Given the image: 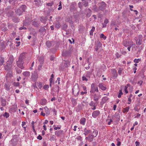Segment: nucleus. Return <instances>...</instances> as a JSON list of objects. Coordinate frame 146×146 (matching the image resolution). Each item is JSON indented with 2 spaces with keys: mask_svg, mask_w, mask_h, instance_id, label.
Wrapping results in <instances>:
<instances>
[{
  "mask_svg": "<svg viewBox=\"0 0 146 146\" xmlns=\"http://www.w3.org/2000/svg\"><path fill=\"white\" fill-rule=\"evenodd\" d=\"M116 107H117V106L115 105L113 106V109L114 110H116Z\"/></svg>",
  "mask_w": 146,
  "mask_h": 146,
  "instance_id": "nucleus-61",
  "label": "nucleus"
},
{
  "mask_svg": "<svg viewBox=\"0 0 146 146\" xmlns=\"http://www.w3.org/2000/svg\"><path fill=\"white\" fill-rule=\"evenodd\" d=\"M15 86H19V82H17L15 83Z\"/></svg>",
  "mask_w": 146,
  "mask_h": 146,
  "instance_id": "nucleus-58",
  "label": "nucleus"
},
{
  "mask_svg": "<svg viewBox=\"0 0 146 146\" xmlns=\"http://www.w3.org/2000/svg\"><path fill=\"white\" fill-rule=\"evenodd\" d=\"M46 45L49 48L51 46V43L50 42L48 41L46 42Z\"/></svg>",
  "mask_w": 146,
  "mask_h": 146,
  "instance_id": "nucleus-28",
  "label": "nucleus"
},
{
  "mask_svg": "<svg viewBox=\"0 0 146 146\" xmlns=\"http://www.w3.org/2000/svg\"><path fill=\"white\" fill-rule=\"evenodd\" d=\"M132 45H130V46H128L127 48V49L129 51H130V48L131 47Z\"/></svg>",
  "mask_w": 146,
  "mask_h": 146,
  "instance_id": "nucleus-51",
  "label": "nucleus"
},
{
  "mask_svg": "<svg viewBox=\"0 0 146 146\" xmlns=\"http://www.w3.org/2000/svg\"><path fill=\"white\" fill-rule=\"evenodd\" d=\"M77 126H74V129H73V130L74 131H76V128H77Z\"/></svg>",
  "mask_w": 146,
  "mask_h": 146,
  "instance_id": "nucleus-57",
  "label": "nucleus"
},
{
  "mask_svg": "<svg viewBox=\"0 0 146 146\" xmlns=\"http://www.w3.org/2000/svg\"><path fill=\"white\" fill-rule=\"evenodd\" d=\"M100 37V38H103L104 40H105L106 38V36L102 33L101 34Z\"/></svg>",
  "mask_w": 146,
  "mask_h": 146,
  "instance_id": "nucleus-27",
  "label": "nucleus"
},
{
  "mask_svg": "<svg viewBox=\"0 0 146 146\" xmlns=\"http://www.w3.org/2000/svg\"><path fill=\"white\" fill-rule=\"evenodd\" d=\"M123 44L126 47L130 46V45H132L131 44V42H129L127 40H125L123 41Z\"/></svg>",
  "mask_w": 146,
  "mask_h": 146,
  "instance_id": "nucleus-1",
  "label": "nucleus"
},
{
  "mask_svg": "<svg viewBox=\"0 0 146 146\" xmlns=\"http://www.w3.org/2000/svg\"><path fill=\"white\" fill-rule=\"evenodd\" d=\"M27 7L25 5H22L21 6V8L22 9L23 11H25Z\"/></svg>",
  "mask_w": 146,
  "mask_h": 146,
  "instance_id": "nucleus-26",
  "label": "nucleus"
},
{
  "mask_svg": "<svg viewBox=\"0 0 146 146\" xmlns=\"http://www.w3.org/2000/svg\"><path fill=\"white\" fill-rule=\"evenodd\" d=\"M26 125V122L25 121L22 122V127H24V126Z\"/></svg>",
  "mask_w": 146,
  "mask_h": 146,
  "instance_id": "nucleus-47",
  "label": "nucleus"
},
{
  "mask_svg": "<svg viewBox=\"0 0 146 146\" xmlns=\"http://www.w3.org/2000/svg\"><path fill=\"white\" fill-rule=\"evenodd\" d=\"M133 62H134L135 63H138L139 62L138 61V60L136 58H135L133 60Z\"/></svg>",
  "mask_w": 146,
  "mask_h": 146,
  "instance_id": "nucleus-48",
  "label": "nucleus"
},
{
  "mask_svg": "<svg viewBox=\"0 0 146 146\" xmlns=\"http://www.w3.org/2000/svg\"><path fill=\"white\" fill-rule=\"evenodd\" d=\"M80 121V123L81 124L83 125H84L86 121V119L85 118L83 117L81 118Z\"/></svg>",
  "mask_w": 146,
  "mask_h": 146,
  "instance_id": "nucleus-8",
  "label": "nucleus"
},
{
  "mask_svg": "<svg viewBox=\"0 0 146 146\" xmlns=\"http://www.w3.org/2000/svg\"><path fill=\"white\" fill-rule=\"evenodd\" d=\"M98 133V131L96 130H94L93 132V134L92 135L94 137H96L97 136Z\"/></svg>",
  "mask_w": 146,
  "mask_h": 146,
  "instance_id": "nucleus-19",
  "label": "nucleus"
},
{
  "mask_svg": "<svg viewBox=\"0 0 146 146\" xmlns=\"http://www.w3.org/2000/svg\"><path fill=\"white\" fill-rule=\"evenodd\" d=\"M135 144L136 145V146H139L140 143L138 141H136L135 142Z\"/></svg>",
  "mask_w": 146,
  "mask_h": 146,
  "instance_id": "nucleus-43",
  "label": "nucleus"
},
{
  "mask_svg": "<svg viewBox=\"0 0 146 146\" xmlns=\"http://www.w3.org/2000/svg\"><path fill=\"white\" fill-rule=\"evenodd\" d=\"M85 3H84V5L85 7L87 6H88V3H86V2H85Z\"/></svg>",
  "mask_w": 146,
  "mask_h": 146,
  "instance_id": "nucleus-64",
  "label": "nucleus"
},
{
  "mask_svg": "<svg viewBox=\"0 0 146 146\" xmlns=\"http://www.w3.org/2000/svg\"><path fill=\"white\" fill-rule=\"evenodd\" d=\"M98 86L102 90H105L106 89V87L102 83H100L99 84Z\"/></svg>",
  "mask_w": 146,
  "mask_h": 146,
  "instance_id": "nucleus-7",
  "label": "nucleus"
},
{
  "mask_svg": "<svg viewBox=\"0 0 146 146\" xmlns=\"http://www.w3.org/2000/svg\"><path fill=\"white\" fill-rule=\"evenodd\" d=\"M43 129L45 130H46V125H45L44 124L43 126Z\"/></svg>",
  "mask_w": 146,
  "mask_h": 146,
  "instance_id": "nucleus-63",
  "label": "nucleus"
},
{
  "mask_svg": "<svg viewBox=\"0 0 146 146\" xmlns=\"http://www.w3.org/2000/svg\"><path fill=\"white\" fill-rule=\"evenodd\" d=\"M129 109V106L126 107L125 108H124L123 110V112L124 113L126 112H127Z\"/></svg>",
  "mask_w": 146,
  "mask_h": 146,
  "instance_id": "nucleus-16",
  "label": "nucleus"
},
{
  "mask_svg": "<svg viewBox=\"0 0 146 146\" xmlns=\"http://www.w3.org/2000/svg\"><path fill=\"white\" fill-rule=\"evenodd\" d=\"M23 74L25 76H29L30 75V73L29 72H25L23 73Z\"/></svg>",
  "mask_w": 146,
  "mask_h": 146,
  "instance_id": "nucleus-17",
  "label": "nucleus"
},
{
  "mask_svg": "<svg viewBox=\"0 0 146 146\" xmlns=\"http://www.w3.org/2000/svg\"><path fill=\"white\" fill-rule=\"evenodd\" d=\"M94 138V137L92 135H89L88 137H86V139L89 142H91L93 140Z\"/></svg>",
  "mask_w": 146,
  "mask_h": 146,
  "instance_id": "nucleus-6",
  "label": "nucleus"
},
{
  "mask_svg": "<svg viewBox=\"0 0 146 146\" xmlns=\"http://www.w3.org/2000/svg\"><path fill=\"white\" fill-rule=\"evenodd\" d=\"M124 91L126 94H127L128 93V92L127 90V86H125V87Z\"/></svg>",
  "mask_w": 146,
  "mask_h": 146,
  "instance_id": "nucleus-34",
  "label": "nucleus"
},
{
  "mask_svg": "<svg viewBox=\"0 0 146 146\" xmlns=\"http://www.w3.org/2000/svg\"><path fill=\"white\" fill-rule=\"evenodd\" d=\"M3 116L6 117V118H7L9 116V114L8 113L5 112V113L3 114Z\"/></svg>",
  "mask_w": 146,
  "mask_h": 146,
  "instance_id": "nucleus-29",
  "label": "nucleus"
},
{
  "mask_svg": "<svg viewBox=\"0 0 146 146\" xmlns=\"http://www.w3.org/2000/svg\"><path fill=\"white\" fill-rule=\"evenodd\" d=\"M141 44V41L140 40H139L138 41H136V44L138 45H140Z\"/></svg>",
  "mask_w": 146,
  "mask_h": 146,
  "instance_id": "nucleus-33",
  "label": "nucleus"
},
{
  "mask_svg": "<svg viewBox=\"0 0 146 146\" xmlns=\"http://www.w3.org/2000/svg\"><path fill=\"white\" fill-rule=\"evenodd\" d=\"M91 132V131L90 130L87 129H86L85 128L84 129V134L85 135H86L88 134H89Z\"/></svg>",
  "mask_w": 146,
  "mask_h": 146,
  "instance_id": "nucleus-13",
  "label": "nucleus"
},
{
  "mask_svg": "<svg viewBox=\"0 0 146 146\" xmlns=\"http://www.w3.org/2000/svg\"><path fill=\"white\" fill-rule=\"evenodd\" d=\"M44 109L45 110V112L48 115H49L50 113V111L49 109L47 107H45L44 108Z\"/></svg>",
  "mask_w": 146,
  "mask_h": 146,
  "instance_id": "nucleus-20",
  "label": "nucleus"
},
{
  "mask_svg": "<svg viewBox=\"0 0 146 146\" xmlns=\"http://www.w3.org/2000/svg\"><path fill=\"white\" fill-rule=\"evenodd\" d=\"M72 92L75 95H77L78 94L79 90L78 86L76 88H75V86L72 89Z\"/></svg>",
  "mask_w": 146,
  "mask_h": 146,
  "instance_id": "nucleus-2",
  "label": "nucleus"
},
{
  "mask_svg": "<svg viewBox=\"0 0 146 146\" xmlns=\"http://www.w3.org/2000/svg\"><path fill=\"white\" fill-rule=\"evenodd\" d=\"M108 98L107 97H104L102 99V100L104 102H106L108 100Z\"/></svg>",
  "mask_w": 146,
  "mask_h": 146,
  "instance_id": "nucleus-30",
  "label": "nucleus"
},
{
  "mask_svg": "<svg viewBox=\"0 0 146 146\" xmlns=\"http://www.w3.org/2000/svg\"><path fill=\"white\" fill-rule=\"evenodd\" d=\"M95 30V28L94 27H92V29L90 32V35L91 36L93 35V33L94 31Z\"/></svg>",
  "mask_w": 146,
  "mask_h": 146,
  "instance_id": "nucleus-18",
  "label": "nucleus"
},
{
  "mask_svg": "<svg viewBox=\"0 0 146 146\" xmlns=\"http://www.w3.org/2000/svg\"><path fill=\"white\" fill-rule=\"evenodd\" d=\"M87 93V92L86 91L84 92H81V94L82 95H83L84 94H86Z\"/></svg>",
  "mask_w": 146,
  "mask_h": 146,
  "instance_id": "nucleus-49",
  "label": "nucleus"
},
{
  "mask_svg": "<svg viewBox=\"0 0 146 146\" xmlns=\"http://www.w3.org/2000/svg\"><path fill=\"white\" fill-rule=\"evenodd\" d=\"M82 80L83 81H86L88 80V79L85 76H83L82 77Z\"/></svg>",
  "mask_w": 146,
  "mask_h": 146,
  "instance_id": "nucleus-38",
  "label": "nucleus"
},
{
  "mask_svg": "<svg viewBox=\"0 0 146 146\" xmlns=\"http://www.w3.org/2000/svg\"><path fill=\"white\" fill-rule=\"evenodd\" d=\"M89 105L90 106H95V104L92 101L90 103Z\"/></svg>",
  "mask_w": 146,
  "mask_h": 146,
  "instance_id": "nucleus-37",
  "label": "nucleus"
},
{
  "mask_svg": "<svg viewBox=\"0 0 146 146\" xmlns=\"http://www.w3.org/2000/svg\"><path fill=\"white\" fill-rule=\"evenodd\" d=\"M48 122V121L47 120H45V122L43 123V124L45 125V124H47Z\"/></svg>",
  "mask_w": 146,
  "mask_h": 146,
  "instance_id": "nucleus-60",
  "label": "nucleus"
},
{
  "mask_svg": "<svg viewBox=\"0 0 146 146\" xmlns=\"http://www.w3.org/2000/svg\"><path fill=\"white\" fill-rule=\"evenodd\" d=\"M23 61L19 60L17 62V64L18 66L21 69L24 68L23 65Z\"/></svg>",
  "mask_w": 146,
  "mask_h": 146,
  "instance_id": "nucleus-4",
  "label": "nucleus"
},
{
  "mask_svg": "<svg viewBox=\"0 0 146 146\" xmlns=\"http://www.w3.org/2000/svg\"><path fill=\"white\" fill-rule=\"evenodd\" d=\"M15 12L19 16L21 15L22 14V12L20 11V9H17Z\"/></svg>",
  "mask_w": 146,
  "mask_h": 146,
  "instance_id": "nucleus-14",
  "label": "nucleus"
},
{
  "mask_svg": "<svg viewBox=\"0 0 146 146\" xmlns=\"http://www.w3.org/2000/svg\"><path fill=\"white\" fill-rule=\"evenodd\" d=\"M42 68V66L40 65H39L38 67V69L39 70H40L41 68Z\"/></svg>",
  "mask_w": 146,
  "mask_h": 146,
  "instance_id": "nucleus-55",
  "label": "nucleus"
},
{
  "mask_svg": "<svg viewBox=\"0 0 146 146\" xmlns=\"http://www.w3.org/2000/svg\"><path fill=\"white\" fill-rule=\"evenodd\" d=\"M123 92H122V90H119V93L117 96L119 98H120L121 97V95H123Z\"/></svg>",
  "mask_w": 146,
  "mask_h": 146,
  "instance_id": "nucleus-24",
  "label": "nucleus"
},
{
  "mask_svg": "<svg viewBox=\"0 0 146 146\" xmlns=\"http://www.w3.org/2000/svg\"><path fill=\"white\" fill-rule=\"evenodd\" d=\"M13 59L12 57H10L7 61V63L11 65L13 62Z\"/></svg>",
  "mask_w": 146,
  "mask_h": 146,
  "instance_id": "nucleus-11",
  "label": "nucleus"
},
{
  "mask_svg": "<svg viewBox=\"0 0 146 146\" xmlns=\"http://www.w3.org/2000/svg\"><path fill=\"white\" fill-rule=\"evenodd\" d=\"M83 89L84 90L86 91V87L85 86H82Z\"/></svg>",
  "mask_w": 146,
  "mask_h": 146,
  "instance_id": "nucleus-56",
  "label": "nucleus"
},
{
  "mask_svg": "<svg viewBox=\"0 0 146 146\" xmlns=\"http://www.w3.org/2000/svg\"><path fill=\"white\" fill-rule=\"evenodd\" d=\"M100 113V112L99 110L94 111L92 113V116L94 118H96L98 116Z\"/></svg>",
  "mask_w": 146,
  "mask_h": 146,
  "instance_id": "nucleus-3",
  "label": "nucleus"
},
{
  "mask_svg": "<svg viewBox=\"0 0 146 146\" xmlns=\"http://www.w3.org/2000/svg\"><path fill=\"white\" fill-rule=\"evenodd\" d=\"M56 139L55 136L54 135H53L51 136L50 137V140L51 141H54Z\"/></svg>",
  "mask_w": 146,
  "mask_h": 146,
  "instance_id": "nucleus-21",
  "label": "nucleus"
},
{
  "mask_svg": "<svg viewBox=\"0 0 146 146\" xmlns=\"http://www.w3.org/2000/svg\"><path fill=\"white\" fill-rule=\"evenodd\" d=\"M17 0H10L9 3H10L13 2H13H16V1Z\"/></svg>",
  "mask_w": 146,
  "mask_h": 146,
  "instance_id": "nucleus-59",
  "label": "nucleus"
},
{
  "mask_svg": "<svg viewBox=\"0 0 146 146\" xmlns=\"http://www.w3.org/2000/svg\"><path fill=\"white\" fill-rule=\"evenodd\" d=\"M134 110L137 112H138L139 111V109H138L137 108V107H135L134 108Z\"/></svg>",
  "mask_w": 146,
  "mask_h": 146,
  "instance_id": "nucleus-53",
  "label": "nucleus"
},
{
  "mask_svg": "<svg viewBox=\"0 0 146 146\" xmlns=\"http://www.w3.org/2000/svg\"><path fill=\"white\" fill-rule=\"evenodd\" d=\"M122 69L121 68H119L118 70V73L119 75H121V74Z\"/></svg>",
  "mask_w": 146,
  "mask_h": 146,
  "instance_id": "nucleus-32",
  "label": "nucleus"
},
{
  "mask_svg": "<svg viewBox=\"0 0 146 146\" xmlns=\"http://www.w3.org/2000/svg\"><path fill=\"white\" fill-rule=\"evenodd\" d=\"M136 115L135 117V118H138L140 116H141V114H139V113H137L136 114Z\"/></svg>",
  "mask_w": 146,
  "mask_h": 146,
  "instance_id": "nucleus-42",
  "label": "nucleus"
},
{
  "mask_svg": "<svg viewBox=\"0 0 146 146\" xmlns=\"http://www.w3.org/2000/svg\"><path fill=\"white\" fill-rule=\"evenodd\" d=\"M53 3H48L47 4L48 6H51L52 5Z\"/></svg>",
  "mask_w": 146,
  "mask_h": 146,
  "instance_id": "nucleus-52",
  "label": "nucleus"
},
{
  "mask_svg": "<svg viewBox=\"0 0 146 146\" xmlns=\"http://www.w3.org/2000/svg\"><path fill=\"white\" fill-rule=\"evenodd\" d=\"M115 55L116 56V57L118 58L119 57H120L121 55L119 54L118 52H116V53L115 54Z\"/></svg>",
  "mask_w": 146,
  "mask_h": 146,
  "instance_id": "nucleus-35",
  "label": "nucleus"
},
{
  "mask_svg": "<svg viewBox=\"0 0 146 146\" xmlns=\"http://www.w3.org/2000/svg\"><path fill=\"white\" fill-rule=\"evenodd\" d=\"M99 91L98 88L97 87H95L92 90H91L90 92L91 93H94V92H98Z\"/></svg>",
  "mask_w": 146,
  "mask_h": 146,
  "instance_id": "nucleus-12",
  "label": "nucleus"
},
{
  "mask_svg": "<svg viewBox=\"0 0 146 146\" xmlns=\"http://www.w3.org/2000/svg\"><path fill=\"white\" fill-rule=\"evenodd\" d=\"M112 72L113 74L114 75V76L116 77L117 76V70L115 69H113L112 70Z\"/></svg>",
  "mask_w": 146,
  "mask_h": 146,
  "instance_id": "nucleus-15",
  "label": "nucleus"
},
{
  "mask_svg": "<svg viewBox=\"0 0 146 146\" xmlns=\"http://www.w3.org/2000/svg\"><path fill=\"white\" fill-rule=\"evenodd\" d=\"M16 42L17 44H18L17 45V46H19L20 45L21 42H20L17 41V42Z\"/></svg>",
  "mask_w": 146,
  "mask_h": 146,
  "instance_id": "nucleus-62",
  "label": "nucleus"
},
{
  "mask_svg": "<svg viewBox=\"0 0 146 146\" xmlns=\"http://www.w3.org/2000/svg\"><path fill=\"white\" fill-rule=\"evenodd\" d=\"M108 23V21L107 19H106L104 21V23L106 25Z\"/></svg>",
  "mask_w": 146,
  "mask_h": 146,
  "instance_id": "nucleus-40",
  "label": "nucleus"
},
{
  "mask_svg": "<svg viewBox=\"0 0 146 146\" xmlns=\"http://www.w3.org/2000/svg\"><path fill=\"white\" fill-rule=\"evenodd\" d=\"M49 88V86L48 85H45L43 87V88L46 90H47Z\"/></svg>",
  "mask_w": 146,
  "mask_h": 146,
  "instance_id": "nucleus-25",
  "label": "nucleus"
},
{
  "mask_svg": "<svg viewBox=\"0 0 146 146\" xmlns=\"http://www.w3.org/2000/svg\"><path fill=\"white\" fill-rule=\"evenodd\" d=\"M95 87V86L94 84V83L92 84L91 85V90H92Z\"/></svg>",
  "mask_w": 146,
  "mask_h": 146,
  "instance_id": "nucleus-46",
  "label": "nucleus"
},
{
  "mask_svg": "<svg viewBox=\"0 0 146 146\" xmlns=\"http://www.w3.org/2000/svg\"><path fill=\"white\" fill-rule=\"evenodd\" d=\"M37 139L40 140H41L42 139V136L41 135H39L37 136Z\"/></svg>",
  "mask_w": 146,
  "mask_h": 146,
  "instance_id": "nucleus-44",
  "label": "nucleus"
},
{
  "mask_svg": "<svg viewBox=\"0 0 146 146\" xmlns=\"http://www.w3.org/2000/svg\"><path fill=\"white\" fill-rule=\"evenodd\" d=\"M128 101L129 102L127 103V104H130L131 102V98H128Z\"/></svg>",
  "mask_w": 146,
  "mask_h": 146,
  "instance_id": "nucleus-41",
  "label": "nucleus"
},
{
  "mask_svg": "<svg viewBox=\"0 0 146 146\" xmlns=\"http://www.w3.org/2000/svg\"><path fill=\"white\" fill-rule=\"evenodd\" d=\"M25 54L24 53L21 54L19 57V60L23 61V60L25 58Z\"/></svg>",
  "mask_w": 146,
  "mask_h": 146,
  "instance_id": "nucleus-9",
  "label": "nucleus"
},
{
  "mask_svg": "<svg viewBox=\"0 0 146 146\" xmlns=\"http://www.w3.org/2000/svg\"><path fill=\"white\" fill-rule=\"evenodd\" d=\"M92 14L91 11L90 12L88 13L86 15V17H89Z\"/></svg>",
  "mask_w": 146,
  "mask_h": 146,
  "instance_id": "nucleus-36",
  "label": "nucleus"
},
{
  "mask_svg": "<svg viewBox=\"0 0 146 146\" xmlns=\"http://www.w3.org/2000/svg\"><path fill=\"white\" fill-rule=\"evenodd\" d=\"M143 82V81H142L141 80H140V81H139L138 82V84H139L140 86H141L142 85Z\"/></svg>",
  "mask_w": 146,
  "mask_h": 146,
  "instance_id": "nucleus-45",
  "label": "nucleus"
},
{
  "mask_svg": "<svg viewBox=\"0 0 146 146\" xmlns=\"http://www.w3.org/2000/svg\"><path fill=\"white\" fill-rule=\"evenodd\" d=\"M121 143L120 141H118L117 144V146H120L121 145Z\"/></svg>",
  "mask_w": 146,
  "mask_h": 146,
  "instance_id": "nucleus-50",
  "label": "nucleus"
},
{
  "mask_svg": "<svg viewBox=\"0 0 146 146\" xmlns=\"http://www.w3.org/2000/svg\"><path fill=\"white\" fill-rule=\"evenodd\" d=\"M60 78L59 77H58L57 78V80L56 81V82H58V84H60Z\"/></svg>",
  "mask_w": 146,
  "mask_h": 146,
  "instance_id": "nucleus-39",
  "label": "nucleus"
},
{
  "mask_svg": "<svg viewBox=\"0 0 146 146\" xmlns=\"http://www.w3.org/2000/svg\"><path fill=\"white\" fill-rule=\"evenodd\" d=\"M1 105L3 106H6V100H5L3 99L1 100Z\"/></svg>",
  "mask_w": 146,
  "mask_h": 146,
  "instance_id": "nucleus-23",
  "label": "nucleus"
},
{
  "mask_svg": "<svg viewBox=\"0 0 146 146\" xmlns=\"http://www.w3.org/2000/svg\"><path fill=\"white\" fill-rule=\"evenodd\" d=\"M100 98L101 96L100 95H98L95 94L93 96L94 100L96 102L98 101Z\"/></svg>",
  "mask_w": 146,
  "mask_h": 146,
  "instance_id": "nucleus-5",
  "label": "nucleus"
},
{
  "mask_svg": "<svg viewBox=\"0 0 146 146\" xmlns=\"http://www.w3.org/2000/svg\"><path fill=\"white\" fill-rule=\"evenodd\" d=\"M77 139L78 140H81L82 139V137L80 136H78V137H77Z\"/></svg>",
  "mask_w": 146,
  "mask_h": 146,
  "instance_id": "nucleus-54",
  "label": "nucleus"
},
{
  "mask_svg": "<svg viewBox=\"0 0 146 146\" xmlns=\"http://www.w3.org/2000/svg\"><path fill=\"white\" fill-rule=\"evenodd\" d=\"M60 26L61 25L60 23H58L56 24L55 27L58 29L60 27Z\"/></svg>",
  "mask_w": 146,
  "mask_h": 146,
  "instance_id": "nucleus-31",
  "label": "nucleus"
},
{
  "mask_svg": "<svg viewBox=\"0 0 146 146\" xmlns=\"http://www.w3.org/2000/svg\"><path fill=\"white\" fill-rule=\"evenodd\" d=\"M4 62V59L2 58H0V65L1 66L3 64Z\"/></svg>",
  "mask_w": 146,
  "mask_h": 146,
  "instance_id": "nucleus-22",
  "label": "nucleus"
},
{
  "mask_svg": "<svg viewBox=\"0 0 146 146\" xmlns=\"http://www.w3.org/2000/svg\"><path fill=\"white\" fill-rule=\"evenodd\" d=\"M47 102V100L46 99H43L41 100L40 103L41 105L44 106L46 104Z\"/></svg>",
  "mask_w": 146,
  "mask_h": 146,
  "instance_id": "nucleus-10",
  "label": "nucleus"
}]
</instances>
